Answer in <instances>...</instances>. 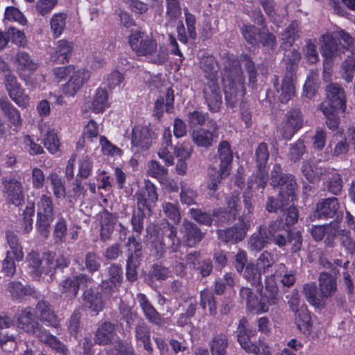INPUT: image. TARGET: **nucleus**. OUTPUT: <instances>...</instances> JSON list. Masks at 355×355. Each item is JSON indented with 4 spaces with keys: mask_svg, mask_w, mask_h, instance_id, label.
Masks as SVG:
<instances>
[{
    "mask_svg": "<svg viewBox=\"0 0 355 355\" xmlns=\"http://www.w3.org/2000/svg\"><path fill=\"white\" fill-rule=\"evenodd\" d=\"M241 65L246 69L250 82H254L256 79L254 64L249 57L245 55L241 60L234 56L227 58L222 79L225 86V101L231 107H234L245 94V77Z\"/></svg>",
    "mask_w": 355,
    "mask_h": 355,
    "instance_id": "obj_1",
    "label": "nucleus"
},
{
    "mask_svg": "<svg viewBox=\"0 0 355 355\" xmlns=\"http://www.w3.org/2000/svg\"><path fill=\"white\" fill-rule=\"evenodd\" d=\"M128 42L132 50L137 56H144L151 62L162 64L168 59V50L159 46L150 35L141 31H135L128 37Z\"/></svg>",
    "mask_w": 355,
    "mask_h": 355,
    "instance_id": "obj_2",
    "label": "nucleus"
},
{
    "mask_svg": "<svg viewBox=\"0 0 355 355\" xmlns=\"http://www.w3.org/2000/svg\"><path fill=\"white\" fill-rule=\"evenodd\" d=\"M273 187L279 188V201L269 198L267 202V210L270 212L278 209L283 210V207L290 201L295 199L296 182L292 175L282 173L279 165L275 164L271 171V182Z\"/></svg>",
    "mask_w": 355,
    "mask_h": 355,
    "instance_id": "obj_3",
    "label": "nucleus"
},
{
    "mask_svg": "<svg viewBox=\"0 0 355 355\" xmlns=\"http://www.w3.org/2000/svg\"><path fill=\"white\" fill-rule=\"evenodd\" d=\"M28 272L34 278L49 275L53 270V252H30L26 257Z\"/></svg>",
    "mask_w": 355,
    "mask_h": 355,
    "instance_id": "obj_4",
    "label": "nucleus"
},
{
    "mask_svg": "<svg viewBox=\"0 0 355 355\" xmlns=\"http://www.w3.org/2000/svg\"><path fill=\"white\" fill-rule=\"evenodd\" d=\"M3 85L10 99L19 107L26 108L29 105V96L25 93L17 77L12 73L4 75Z\"/></svg>",
    "mask_w": 355,
    "mask_h": 355,
    "instance_id": "obj_5",
    "label": "nucleus"
},
{
    "mask_svg": "<svg viewBox=\"0 0 355 355\" xmlns=\"http://www.w3.org/2000/svg\"><path fill=\"white\" fill-rule=\"evenodd\" d=\"M240 295L242 300H245L248 311L254 314L266 313L268 311L269 306L272 305L262 293L259 298L257 295L250 288L242 287Z\"/></svg>",
    "mask_w": 355,
    "mask_h": 355,
    "instance_id": "obj_6",
    "label": "nucleus"
},
{
    "mask_svg": "<svg viewBox=\"0 0 355 355\" xmlns=\"http://www.w3.org/2000/svg\"><path fill=\"white\" fill-rule=\"evenodd\" d=\"M320 51L324 57V73H329L334 58L336 55H340L339 45L331 34L323 35L320 38Z\"/></svg>",
    "mask_w": 355,
    "mask_h": 355,
    "instance_id": "obj_7",
    "label": "nucleus"
},
{
    "mask_svg": "<svg viewBox=\"0 0 355 355\" xmlns=\"http://www.w3.org/2000/svg\"><path fill=\"white\" fill-rule=\"evenodd\" d=\"M68 76L69 78L63 91L66 94L73 96L89 78L90 74L88 70L69 65Z\"/></svg>",
    "mask_w": 355,
    "mask_h": 355,
    "instance_id": "obj_8",
    "label": "nucleus"
},
{
    "mask_svg": "<svg viewBox=\"0 0 355 355\" xmlns=\"http://www.w3.org/2000/svg\"><path fill=\"white\" fill-rule=\"evenodd\" d=\"M2 192L6 200L16 205H21L24 201L23 186L19 180L12 178L2 179Z\"/></svg>",
    "mask_w": 355,
    "mask_h": 355,
    "instance_id": "obj_9",
    "label": "nucleus"
},
{
    "mask_svg": "<svg viewBox=\"0 0 355 355\" xmlns=\"http://www.w3.org/2000/svg\"><path fill=\"white\" fill-rule=\"evenodd\" d=\"M324 238V242L327 247H332L337 236L340 237L343 245L346 249H353V240L351 238V232L341 229L337 223L327 224V230Z\"/></svg>",
    "mask_w": 355,
    "mask_h": 355,
    "instance_id": "obj_10",
    "label": "nucleus"
},
{
    "mask_svg": "<svg viewBox=\"0 0 355 355\" xmlns=\"http://www.w3.org/2000/svg\"><path fill=\"white\" fill-rule=\"evenodd\" d=\"M91 282L92 278L85 274L70 277L60 283V291L69 298H74L81 286L86 287Z\"/></svg>",
    "mask_w": 355,
    "mask_h": 355,
    "instance_id": "obj_11",
    "label": "nucleus"
},
{
    "mask_svg": "<svg viewBox=\"0 0 355 355\" xmlns=\"http://www.w3.org/2000/svg\"><path fill=\"white\" fill-rule=\"evenodd\" d=\"M107 278L102 281V291L109 295L116 292L123 282V269L115 263L111 264L105 269Z\"/></svg>",
    "mask_w": 355,
    "mask_h": 355,
    "instance_id": "obj_12",
    "label": "nucleus"
},
{
    "mask_svg": "<svg viewBox=\"0 0 355 355\" xmlns=\"http://www.w3.org/2000/svg\"><path fill=\"white\" fill-rule=\"evenodd\" d=\"M327 101L322 103H327L326 106L334 110L345 112V94L344 89L338 84L331 83L326 87Z\"/></svg>",
    "mask_w": 355,
    "mask_h": 355,
    "instance_id": "obj_13",
    "label": "nucleus"
},
{
    "mask_svg": "<svg viewBox=\"0 0 355 355\" xmlns=\"http://www.w3.org/2000/svg\"><path fill=\"white\" fill-rule=\"evenodd\" d=\"M135 197L139 209H146L150 211L158 198L155 186L150 181L146 182L145 186L135 194Z\"/></svg>",
    "mask_w": 355,
    "mask_h": 355,
    "instance_id": "obj_14",
    "label": "nucleus"
},
{
    "mask_svg": "<svg viewBox=\"0 0 355 355\" xmlns=\"http://www.w3.org/2000/svg\"><path fill=\"white\" fill-rule=\"evenodd\" d=\"M209 123L212 131H209L205 128H198L192 132V141L199 147L205 148L211 147L213 145L214 139L217 137L216 132L218 130L217 123L211 119L209 121Z\"/></svg>",
    "mask_w": 355,
    "mask_h": 355,
    "instance_id": "obj_15",
    "label": "nucleus"
},
{
    "mask_svg": "<svg viewBox=\"0 0 355 355\" xmlns=\"http://www.w3.org/2000/svg\"><path fill=\"white\" fill-rule=\"evenodd\" d=\"M203 94L209 110L211 112L218 111L222 104V96L218 80L207 81L204 86Z\"/></svg>",
    "mask_w": 355,
    "mask_h": 355,
    "instance_id": "obj_16",
    "label": "nucleus"
},
{
    "mask_svg": "<svg viewBox=\"0 0 355 355\" xmlns=\"http://www.w3.org/2000/svg\"><path fill=\"white\" fill-rule=\"evenodd\" d=\"M302 123L301 112L298 110H293L288 112L286 121L279 131L283 139L288 140L302 128Z\"/></svg>",
    "mask_w": 355,
    "mask_h": 355,
    "instance_id": "obj_17",
    "label": "nucleus"
},
{
    "mask_svg": "<svg viewBox=\"0 0 355 355\" xmlns=\"http://www.w3.org/2000/svg\"><path fill=\"white\" fill-rule=\"evenodd\" d=\"M137 300L146 319L151 324L162 327L165 323V319L156 310L145 294L137 295Z\"/></svg>",
    "mask_w": 355,
    "mask_h": 355,
    "instance_id": "obj_18",
    "label": "nucleus"
},
{
    "mask_svg": "<svg viewBox=\"0 0 355 355\" xmlns=\"http://www.w3.org/2000/svg\"><path fill=\"white\" fill-rule=\"evenodd\" d=\"M154 138V132L147 125H138L132 128V144L141 150H148Z\"/></svg>",
    "mask_w": 355,
    "mask_h": 355,
    "instance_id": "obj_19",
    "label": "nucleus"
},
{
    "mask_svg": "<svg viewBox=\"0 0 355 355\" xmlns=\"http://www.w3.org/2000/svg\"><path fill=\"white\" fill-rule=\"evenodd\" d=\"M18 328L27 333H36L39 325L35 320L31 307L19 309L15 314Z\"/></svg>",
    "mask_w": 355,
    "mask_h": 355,
    "instance_id": "obj_20",
    "label": "nucleus"
},
{
    "mask_svg": "<svg viewBox=\"0 0 355 355\" xmlns=\"http://www.w3.org/2000/svg\"><path fill=\"white\" fill-rule=\"evenodd\" d=\"M116 338H119L116 325L110 322H104L96 331L94 342L100 345H106L116 340Z\"/></svg>",
    "mask_w": 355,
    "mask_h": 355,
    "instance_id": "obj_21",
    "label": "nucleus"
},
{
    "mask_svg": "<svg viewBox=\"0 0 355 355\" xmlns=\"http://www.w3.org/2000/svg\"><path fill=\"white\" fill-rule=\"evenodd\" d=\"M251 222L250 217L247 218L243 217L239 228L238 227H233L225 230H220L219 232V236L225 242H237L241 241L245 237L246 231L250 227Z\"/></svg>",
    "mask_w": 355,
    "mask_h": 355,
    "instance_id": "obj_22",
    "label": "nucleus"
},
{
    "mask_svg": "<svg viewBox=\"0 0 355 355\" xmlns=\"http://www.w3.org/2000/svg\"><path fill=\"white\" fill-rule=\"evenodd\" d=\"M334 275L336 271H334V275L327 272H322L320 275L319 290L323 302L332 297L336 292L337 282Z\"/></svg>",
    "mask_w": 355,
    "mask_h": 355,
    "instance_id": "obj_23",
    "label": "nucleus"
},
{
    "mask_svg": "<svg viewBox=\"0 0 355 355\" xmlns=\"http://www.w3.org/2000/svg\"><path fill=\"white\" fill-rule=\"evenodd\" d=\"M82 298L84 306L91 311L98 313L105 306V302L103 300L102 294L97 290L92 288L87 289L83 292Z\"/></svg>",
    "mask_w": 355,
    "mask_h": 355,
    "instance_id": "obj_24",
    "label": "nucleus"
},
{
    "mask_svg": "<svg viewBox=\"0 0 355 355\" xmlns=\"http://www.w3.org/2000/svg\"><path fill=\"white\" fill-rule=\"evenodd\" d=\"M36 314L40 320L47 325L53 327L59 326L60 320L48 302L42 300L37 302Z\"/></svg>",
    "mask_w": 355,
    "mask_h": 355,
    "instance_id": "obj_25",
    "label": "nucleus"
},
{
    "mask_svg": "<svg viewBox=\"0 0 355 355\" xmlns=\"http://www.w3.org/2000/svg\"><path fill=\"white\" fill-rule=\"evenodd\" d=\"M0 109L11 127L17 130L21 126L22 119L19 111L8 99L0 98Z\"/></svg>",
    "mask_w": 355,
    "mask_h": 355,
    "instance_id": "obj_26",
    "label": "nucleus"
},
{
    "mask_svg": "<svg viewBox=\"0 0 355 355\" xmlns=\"http://www.w3.org/2000/svg\"><path fill=\"white\" fill-rule=\"evenodd\" d=\"M135 337L138 345H142L149 354L153 353L150 327L146 322H141L135 326Z\"/></svg>",
    "mask_w": 355,
    "mask_h": 355,
    "instance_id": "obj_27",
    "label": "nucleus"
},
{
    "mask_svg": "<svg viewBox=\"0 0 355 355\" xmlns=\"http://www.w3.org/2000/svg\"><path fill=\"white\" fill-rule=\"evenodd\" d=\"M295 74L293 73V68L292 67L288 71L286 72L280 89H277L278 92H280L279 99L282 103H287L295 95Z\"/></svg>",
    "mask_w": 355,
    "mask_h": 355,
    "instance_id": "obj_28",
    "label": "nucleus"
},
{
    "mask_svg": "<svg viewBox=\"0 0 355 355\" xmlns=\"http://www.w3.org/2000/svg\"><path fill=\"white\" fill-rule=\"evenodd\" d=\"M278 272L271 273L266 277L265 291L262 293L267 297L270 304H277L280 300V295L278 292L276 277H280Z\"/></svg>",
    "mask_w": 355,
    "mask_h": 355,
    "instance_id": "obj_29",
    "label": "nucleus"
},
{
    "mask_svg": "<svg viewBox=\"0 0 355 355\" xmlns=\"http://www.w3.org/2000/svg\"><path fill=\"white\" fill-rule=\"evenodd\" d=\"M218 153L220 159L219 168H220L222 175H230L231 164L233 159L230 144L226 141H221L218 146Z\"/></svg>",
    "mask_w": 355,
    "mask_h": 355,
    "instance_id": "obj_30",
    "label": "nucleus"
},
{
    "mask_svg": "<svg viewBox=\"0 0 355 355\" xmlns=\"http://www.w3.org/2000/svg\"><path fill=\"white\" fill-rule=\"evenodd\" d=\"M338 200L336 198H329L320 202L316 207L315 216L318 218H333L339 209Z\"/></svg>",
    "mask_w": 355,
    "mask_h": 355,
    "instance_id": "obj_31",
    "label": "nucleus"
},
{
    "mask_svg": "<svg viewBox=\"0 0 355 355\" xmlns=\"http://www.w3.org/2000/svg\"><path fill=\"white\" fill-rule=\"evenodd\" d=\"M199 67L207 81L218 80L219 67L212 55H203L200 59Z\"/></svg>",
    "mask_w": 355,
    "mask_h": 355,
    "instance_id": "obj_32",
    "label": "nucleus"
},
{
    "mask_svg": "<svg viewBox=\"0 0 355 355\" xmlns=\"http://www.w3.org/2000/svg\"><path fill=\"white\" fill-rule=\"evenodd\" d=\"M147 232L150 236V249L152 253L158 258L162 257L165 252V244L162 234H160L157 227L154 225L147 227Z\"/></svg>",
    "mask_w": 355,
    "mask_h": 355,
    "instance_id": "obj_33",
    "label": "nucleus"
},
{
    "mask_svg": "<svg viewBox=\"0 0 355 355\" xmlns=\"http://www.w3.org/2000/svg\"><path fill=\"white\" fill-rule=\"evenodd\" d=\"M182 232L184 234L187 245L189 247L196 245L204 237V233L194 223L187 220L183 222Z\"/></svg>",
    "mask_w": 355,
    "mask_h": 355,
    "instance_id": "obj_34",
    "label": "nucleus"
},
{
    "mask_svg": "<svg viewBox=\"0 0 355 355\" xmlns=\"http://www.w3.org/2000/svg\"><path fill=\"white\" fill-rule=\"evenodd\" d=\"M73 43L64 40L58 41L55 50L51 53L50 59L53 62L64 64L68 62V57L73 49Z\"/></svg>",
    "mask_w": 355,
    "mask_h": 355,
    "instance_id": "obj_35",
    "label": "nucleus"
},
{
    "mask_svg": "<svg viewBox=\"0 0 355 355\" xmlns=\"http://www.w3.org/2000/svg\"><path fill=\"white\" fill-rule=\"evenodd\" d=\"M302 293L311 305L318 308H322L325 306V302H323L320 292L318 293L317 286L315 283L310 282L304 284Z\"/></svg>",
    "mask_w": 355,
    "mask_h": 355,
    "instance_id": "obj_36",
    "label": "nucleus"
},
{
    "mask_svg": "<svg viewBox=\"0 0 355 355\" xmlns=\"http://www.w3.org/2000/svg\"><path fill=\"white\" fill-rule=\"evenodd\" d=\"M89 108L95 113L103 112L108 106V94L105 89L98 88L89 101Z\"/></svg>",
    "mask_w": 355,
    "mask_h": 355,
    "instance_id": "obj_37",
    "label": "nucleus"
},
{
    "mask_svg": "<svg viewBox=\"0 0 355 355\" xmlns=\"http://www.w3.org/2000/svg\"><path fill=\"white\" fill-rule=\"evenodd\" d=\"M115 217L107 211H103L100 214L101 236L102 240L108 239L114 228Z\"/></svg>",
    "mask_w": 355,
    "mask_h": 355,
    "instance_id": "obj_38",
    "label": "nucleus"
},
{
    "mask_svg": "<svg viewBox=\"0 0 355 355\" xmlns=\"http://www.w3.org/2000/svg\"><path fill=\"white\" fill-rule=\"evenodd\" d=\"M248 321L245 318L240 320L238 326L237 340L242 348L248 352L254 343L250 342V336L252 334V331L248 329Z\"/></svg>",
    "mask_w": 355,
    "mask_h": 355,
    "instance_id": "obj_39",
    "label": "nucleus"
},
{
    "mask_svg": "<svg viewBox=\"0 0 355 355\" xmlns=\"http://www.w3.org/2000/svg\"><path fill=\"white\" fill-rule=\"evenodd\" d=\"M227 347L228 338L225 334H216L209 343L212 355H226Z\"/></svg>",
    "mask_w": 355,
    "mask_h": 355,
    "instance_id": "obj_40",
    "label": "nucleus"
},
{
    "mask_svg": "<svg viewBox=\"0 0 355 355\" xmlns=\"http://www.w3.org/2000/svg\"><path fill=\"white\" fill-rule=\"evenodd\" d=\"M43 144L51 154H55L59 151L60 141L58 136V132L55 128H49L47 129L44 135Z\"/></svg>",
    "mask_w": 355,
    "mask_h": 355,
    "instance_id": "obj_41",
    "label": "nucleus"
},
{
    "mask_svg": "<svg viewBox=\"0 0 355 355\" xmlns=\"http://www.w3.org/2000/svg\"><path fill=\"white\" fill-rule=\"evenodd\" d=\"M295 320L300 331L307 332L311 329V318L306 306H300V310L295 313Z\"/></svg>",
    "mask_w": 355,
    "mask_h": 355,
    "instance_id": "obj_42",
    "label": "nucleus"
},
{
    "mask_svg": "<svg viewBox=\"0 0 355 355\" xmlns=\"http://www.w3.org/2000/svg\"><path fill=\"white\" fill-rule=\"evenodd\" d=\"M67 19V15L64 12H58L52 15L50 19L51 31L55 37H58L64 31Z\"/></svg>",
    "mask_w": 355,
    "mask_h": 355,
    "instance_id": "obj_43",
    "label": "nucleus"
},
{
    "mask_svg": "<svg viewBox=\"0 0 355 355\" xmlns=\"http://www.w3.org/2000/svg\"><path fill=\"white\" fill-rule=\"evenodd\" d=\"M53 206L50 196L43 194L37 202V217L53 218Z\"/></svg>",
    "mask_w": 355,
    "mask_h": 355,
    "instance_id": "obj_44",
    "label": "nucleus"
},
{
    "mask_svg": "<svg viewBox=\"0 0 355 355\" xmlns=\"http://www.w3.org/2000/svg\"><path fill=\"white\" fill-rule=\"evenodd\" d=\"M6 238L13 254V259L17 261H21L24 258V252L17 236L14 232L8 231Z\"/></svg>",
    "mask_w": 355,
    "mask_h": 355,
    "instance_id": "obj_45",
    "label": "nucleus"
},
{
    "mask_svg": "<svg viewBox=\"0 0 355 355\" xmlns=\"http://www.w3.org/2000/svg\"><path fill=\"white\" fill-rule=\"evenodd\" d=\"M47 180L51 183L55 197L56 198H64L66 189L62 178L56 173L52 172L49 174Z\"/></svg>",
    "mask_w": 355,
    "mask_h": 355,
    "instance_id": "obj_46",
    "label": "nucleus"
},
{
    "mask_svg": "<svg viewBox=\"0 0 355 355\" xmlns=\"http://www.w3.org/2000/svg\"><path fill=\"white\" fill-rule=\"evenodd\" d=\"M180 198L181 202L187 205L196 204V200L198 196L197 191L183 181L180 182Z\"/></svg>",
    "mask_w": 355,
    "mask_h": 355,
    "instance_id": "obj_47",
    "label": "nucleus"
},
{
    "mask_svg": "<svg viewBox=\"0 0 355 355\" xmlns=\"http://www.w3.org/2000/svg\"><path fill=\"white\" fill-rule=\"evenodd\" d=\"M262 271L253 263H248L243 272L244 278L254 286H260Z\"/></svg>",
    "mask_w": 355,
    "mask_h": 355,
    "instance_id": "obj_48",
    "label": "nucleus"
},
{
    "mask_svg": "<svg viewBox=\"0 0 355 355\" xmlns=\"http://www.w3.org/2000/svg\"><path fill=\"white\" fill-rule=\"evenodd\" d=\"M16 60L23 70L33 71L38 67L37 62L25 51L18 52L16 55Z\"/></svg>",
    "mask_w": 355,
    "mask_h": 355,
    "instance_id": "obj_49",
    "label": "nucleus"
},
{
    "mask_svg": "<svg viewBox=\"0 0 355 355\" xmlns=\"http://www.w3.org/2000/svg\"><path fill=\"white\" fill-rule=\"evenodd\" d=\"M200 304L203 309H205L207 304H208L210 314L211 315L216 314V300L211 291L207 289L200 291Z\"/></svg>",
    "mask_w": 355,
    "mask_h": 355,
    "instance_id": "obj_50",
    "label": "nucleus"
},
{
    "mask_svg": "<svg viewBox=\"0 0 355 355\" xmlns=\"http://www.w3.org/2000/svg\"><path fill=\"white\" fill-rule=\"evenodd\" d=\"M280 227H282V225L279 222H275L271 224L268 229L269 236H268V241H272L278 246L282 247L286 243V239L284 234L278 233L280 231Z\"/></svg>",
    "mask_w": 355,
    "mask_h": 355,
    "instance_id": "obj_51",
    "label": "nucleus"
},
{
    "mask_svg": "<svg viewBox=\"0 0 355 355\" xmlns=\"http://www.w3.org/2000/svg\"><path fill=\"white\" fill-rule=\"evenodd\" d=\"M352 51V56L347 55V58L342 63V77L347 82H351L353 79L355 70V52Z\"/></svg>",
    "mask_w": 355,
    "mask_h": 355,
    "instance_id": "obj_52",
    "label": "nucleus"
},
{
    "mask_svg": "<svg viewBox=\"0 0 355 355\" xmlns=\"http://www.w3.org/2000/svg\"><path fill=\"white\" fill-rule=\"evenodd\" d=\"M239 192L234 191L231 196L227 198L226 204L228 211L227 220L235 218L240 207Z\"/></svg>",
    "mask_w": 355,
    "mask_h": 355,
    "instance_id": "obj_53",
    "label": "nucleus"
},
{
    "mask_svg": "<svg viewBox=\"0 0 355 355\" xmlns=\"http://www.w3.org/2000/svg\"><path fill=\"white\" fill-rule=\"evenodd\" d=\"M146 172L149 176L158 180L164 179L167 174V170L157 160L148 162Z\"/></svg>",
    "mask_w": 355,
    "mask_h": 355,
    "instance_id": "obj_54",
    "label": "nucleus"
},
{
    "mask_svg": "<svg viewBox=\"0 0 355 355\" xmlns=\"http://www.w3.org/2000/svg\"><path fill=\"white\" fill-rule=\"evenodd\" d=\"M266 232L260 230L257 234H254L249 241V248L252 251L259 252L262 250L269 241L268 236H264Z\"/></svg>",
    "mask_w": 355,
    "mask_h": 355,
    "instance_id": "obj_55",
    "label": "nucleus"
},
{
    "mask_svg": "<svg viewBox=\"0 0 355 355\" xmlns=\"http://www.w3.org/2000/svg\"><path fill=\"white\" fill-rule=\"evenodd\" d=\"M298 24L297 22H292L282 34V39L285 44L292 46L293 42L299 38Z\"/></svg>",
    "mask_w": 355,
    "mask_h": 355,
    "instance_id": "obj_56",
    "label": "nucleus"
},
{
    "mask_svg": "<svg viewBox=\"0 0 355 355\" xmlns=\"http://www.w3.org/2000/svg\"><path fill=\"white\" fill-rule=\"evenodd\" d=\"M327 103H321L320 107L323 114L327 117V124L331 130H335L338 127L339 119L337 116V112L339 110H334L326 106Z\"/></svg>",
    "mask_w": 355,
    "mask_h": 355,
    "instance_id": "obj_57",
    "label": "nucleus"
},
{
    "mask_svg": "<svg viewBox=\"0 0 355 355\" xmlns=\"http://www.w3.org/2000/svg\"><path fill=\"white\" fill-rule=\"evenodd\" d=\"M67 233V225L66 220L61 218L55 223L53 230V239L55 243H64L66 241Z\"/></svg>",
    "mask_w": 355,
    "mask_h": 355,
    "instance_id": "obj_58",
    "label": "nucleus"
},
{
    "mask_svg": "<svg viewBox=\"0 0 355 355\" xmlns=\"http://www.w3.org/2000/svg\"><path fill=\"white\" fill-rule=\"evenodd\" d=\"M164 232L167 235L168 239L171 241V244L168 245V249L171 252H175L181 246V242L177 236L176 228L169 224L164 227Z\"/></svg>",
    "mask_w": 355,
    "mask_h": 355,
    "instance_id": "obj_59",
    "label": "nucleus"
},
{
    "mask_svg": "<svg viewBox=\"0 0 355 355\" xmlns=\"http://www.w3.org/2000/svg\"><path fill=\"white\" fill-rule=\"evenodd\" d=\"M101 257L96 253L87 252L85 258V268L90 272L93 273L98 271L101 268Z\"/></svg>",
    "mask_w": 355,
    "mask_h": 355,
    "instance_id": "obj_60",
    "label": "nucleus"
},
{
    "mask_svg": "<svg viewBox=\"0 0 355 355\" xmlns=\"http://www.w3.org/2000/svg\"><path fill=\"white\" fill-rule=\"evenodd\" d=\"M209 116L207 113H204L199 110H195L189 112L187 115V121L190 126L195 127L197 125L202 126L208 121Z\"/></svg>",
    "mask_w": 355,
    "mask_h": 355,
    "instance_id": "obj_61",
    "label": "nucleus"
},
{
    "mask_svg": "<svg viewBox=\"0 0 355 355\" xmlns=\"http://www.w3.org/2000/svg\"><path fill=\"white\" fill-rule=\"evenodd\" d=\"M343 189V180L340 174L335 173L327 182V189L334 195H338Z\"/></svg>",
    "mask_w": 355,
    "mask_h": 355,
    "instance_id": "obj_62",
    "label": "nucleus"
},
{
    "mask_svg": "<svg viewBox=\"0 0 355 355\" xmlns=\"http://www.w3.org/2000/svg\"><path fill=\"white\" fill-rule=\"evenodd\" d=\"M255 155L258 168H264L269 157L267 144L261 143L256 149Z\"/></svg>",
    "mask_w": 355,
    "mask_h": 355,
    "instance_id": "obj_63",
    "label": "nucleus"
},
{
    "mask_svg": "<svg viewBox=\"0 0 355 355\" xmlns=\"http://www.w3.org/2000/svg\"><path fill=\"white\" fill-rule=\"evenodd\" d=\"M306 153V146L302 140H297L295 143L291 144L289 155L293 162L300 160Z\"/></svg>",
    "mask_w": 355,
    "mask_h": 355,
    "instance_id": "obj_64",
    "label": "nucleus"
}]
</instances>
